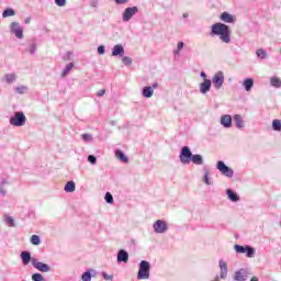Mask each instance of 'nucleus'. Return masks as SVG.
Here are the masks:
<instances>
[{
	"instance_id": "obj_1",
	"label": "nucleus",
	"mask_w": 281,
	"mask_h": 281,
	"mask_svg": "<svg viewBox=\"0 0 281 281\" xmlns=\"http://www.w3.org/2000/svg\"><path fill=\"white\" fill-rule=\"evenodd\" d=\"M211 36H218L222 43H232V30L225 23L217 22L211 26Z\"/></svg>"
},
{
	"instance_id": "obj_2",
	"label": "nucleus",
	"mask_w": 281,
	"mask_h": 281,
	"mask_svg": "<svg viewBox=\"0 0 281 281\" xmlns=\"http://www.w3.org/2000/svg\"><path fill=\"white\" fill-rule=\"evenodd\" d=\"M180 162L183 164V166H188L190 161L194 164L195 166H203V156L200 154H192V150H190V147L183 146L180 150L179 155Z\"/></svg>"
},
{
	"instance_id": "obj_3",
	"label": "nucleus",
	"mask_w": 281,
	"mask_h": 281,
	"mask_svg": "<svg viewBox=\"0 0 281 281\" xmlns=\"http://www.w3.org/2000/svg\"><path fill=\"white\" fill-rule=\"evenodd\" d=\"M150 278V262L142 260L137 273V280H148Z\"/></svg>"
},
{
	"instance_id": "obj_4",
	"label": "nucleus",
	"mask_w": 281,
	"mask_h": 281,
	"mask_svg": "<svg viewBox=\"0 0 281 281\" xmlns=\"http://www.w3.org/2000/svg\"><path fill=\"white\" fill-rule=\"evenodd\" d=\"M27 119L23 112H15L13 116L10 117L11 126H25Z\"/></svg>"
},
{
	"instance_id": "obj_5",
	"label": "nucleus",
	"mask_w": 281,
	"mask_h": 281,
	"mask_svg": "<svg viewBox=\"0 0 281 281\" xmlns=\"http://www.w3.org/2000/svg\"><path fill=\"white\" fill-rule=\"evenodd\" d=\"M139 13V8L137 7H127L124 12L122 13V21L123 23H128L131 19L135 16V14Z\"/></svg>"
},
{
	"instance_id": "obj_6",
	"label": "nucleus",
	"mask_w": 281,
	"mask_h": 281,
	"mask_svg": "<svg viewBox=\"0 0 281 281\" xmlns=\"http://www.w3.org/2000/svg\"><path fill=\"white\" fill-rule=\"evenodd\" d=\"M216 168L224 177L232 179L234 177V169L229 168L223 160H218L216 164Z\"/></svg>"
},
{
	"instance_id": "obj_7",
	"label": "nucleus",
	"mask_w": 281,
	"mask_h": 281,
	"mask_svg": "<svg viewBox=\"0 0 281 281\" xmlns=\"http://www.w3.org/2000/svg\"><path fill=\"white\" fill-rule=\"evenodd\" d=\"M212 82H213L214 89L218 91L223 87V83L225 82V75L223 74V71H217L213 76L211 83Z\"/></svg>"
},
{
	"instance_id": "obj_8",
	"label": "nucleus",
	"mask_w": 281,
	"mask_h": 281,
	"mask_svg": "<svg viewBox=\"0 0 281 281\" xmlns=\"http://www.w3.org/2000/svg\"><path fill=\"white\" fill-rule=\"evenodd\" d=\"M251 276V272L247 268H241L235 271L233 276V280L235 281H247V279Z\"/></svg>"
},
{
	"instance_id": "obj_9",
	"label": "nucleus",
	"mask_w": 281,
	"mask_h": 281,
	"mask_svg": "<svg viewBox=\"0 0 281 281\" xmlns=\"http://www.w3.org/2000/svg\"><path fill=\"white\" fill-rule=\"evenodd\" d=\"M153 228L156 234H166L168 232V223L164 220H158L153 224Z\"/></svg>"
},
{
	"instance_id": "obj_10",
	"label": "nucleus",
	"mask_w": 281,
	"mask_h": 281,
	"mask_svg": "<svg viewBox=\"0 0 281 281\" xmlns=\"http://www.w3.org/2000/svg\"><path fill=\"white\" fill-rule=\"evenodd\" d=\"M9 27H10L11 34L15 35V38H19V40L23 38V26H21L19 22H12Z\"/></svg>"
},
{
	"instance_id": "obj_11",
	"label": "nucleus",
	"mask_w": 281,
	"mask_h": 281,
	"mask_svg": "<svg viewBox=\"0 0 281 281\" xmlns=\"http://www.w3.org/2000/svg\"><path fill=\"white\" fill-rule=\"evenodd\" d=\"M32 265L34 269H37V271H41L42 273H49V271H52L49 265L43 263L36 259H32Z\"/></svg>"
},
{
	"instance_id": "obj_12",
	"label": "nucleus",
	"mask_w": 281,
	"mask_h": 281,
	"mask_svg": "<svg viewBox=\"0 0 281 281\" xmlns=\"http://www.w3.org/2000/svg\"><path fill=\"white\" fill-rule=\"evenodd\" d=\"M218 267H220V280H227V273H228V269H227V262H225V260L220 259L218 261Z\"/></svg>"
},
{
	"instance_id": "obj_13",
	"label": "nucleus",
	"mask_w": 281,
	"mask_h": 281,
	"mask_svg": "<svg viewBox=\"0 0 281 281\" xmlns=\"http://www.w3.org/2000/svg\"><path fill=\"white\" fill-rule=\"evenodd\" d=\"M212 89V81L210 79H204L203 82L200 83V93L205 95V93H210Z\"/></svg>"
},
{
	"instance_id": "obj_14",
	"label": "nucleus",
	"mask_w": 281,
	"mask_h": 281,
	"mask_svg": "<svg viewBox=\"0 0 281 281\" xmlns=\"http://www.w3.org/2000/svg\"><path fill=\"white\" fill-rule=\"evenodd\" d=\"M221 124L224 128H232V115L224 114L221 116Z\"/></svg>"
},
{
	"instance_id": "obj_15",
	"label": "nucleus",
	"mask_w": 281,
	"mask_h": 281,
	"mask_svg": "<svg viewBox=\"0 0 281 281\" xmlns=\"http://www.w3.org/2000/svg\"><path fill=\"white\" fill-rule=\"evenodd\" d=\"M117 262H128V252L124 249H120L116 257Z\"/></svg>"
},
{
	"instance_id": "obj_16",
	"label": "nucleus",
	"mask_w": 281,
	"mask_h": 281,
	"mask_svg": "<svg viewBox=\"0 0 281 281\" xmlns=\"http://www.w3.org/2000/svg\"><path fill=\"white\" fill-rule=\"evenodd\" d=\"M226 194H227L229 201H232L233 203L240 201V196H238V193H236V191H234L232 189H227Z\"/></svg>"
},
{
	"instance_id": "obj_17",
	"label": "nucleus",
	"mask_w": 281,
	"mask_h": 281,
	"mask_svg": "<svg viewBox=\"0 0 281 281\" xmlns=\"http://www.w3.org/2000/svg\"><path fill=\"white\" fill-rule=\"evenodd\" d=\"M221 21H223L224 23H234V21H236V18H234V15L229 14L228 12H223L220 15Z\"/></svg>"
},
{
	"instance_id": "obj_18",
	"label": "nucleus",
	"mask_w": 281,
	"mask_h": 281,
	"mask_svg": "<svg viewBox=\"0 0 281 281\" xmlns=\"http://www.w3.org/2000/svg\"><path fill=\"white\" fill-rule=\"evenodd\" d=\"M234 123L236 125V128H245V121L240 116V114H235L233 116Z\"/></svg>"
},
{
	"instance_id": "obj_19",
	"label": "nucleus",
	"mask_w": 281,
	"mask_h": 281,
	"mask_svg": "<svg viewBox=\"0 0 281 281\" xmlns=\"http://www.w3.org/2000/svg\"><path fill=\"white\" fill-rule=\"evenodd\" d=\"M112 56H124V46L116 44L112 49Z\"/></svg>"
},
{
	"instance_id": "obj_20",
	"label": "nucleus",
	"mask_w": 281,
	"mask_h": 281,
	"mask_svg": "<svg viewBox=\"0 0 281 281\" xmlns=\"http://www.w3.org/2000/svg\"><path fill=\"white\" fill-rule=\"evenodd\" d=\"M241 85H243L245 91H251V89H254V78L244 79Z\"/></svg>"
},
{
	"instance_id": "obj_21",
	"label": "nucleus",
	"mask_w": 281,
	"mask_h": 281,
	"mask_svg": "<svg viewBox=\"0 0 281 281\" xmlns=\"http://www.w3.org/2000/svg\"><path fill=\"white\" fill-rule=\"evenodd\" d=\"M22 262L24 266L30 265V261H32V254L30 251H22L21 252Z\"/></svg>"
},
{
	"instance_id": "obj_22",
	"label": "nucleus",
	"mask_w": 281,
	"mask_h": 281,
	"mask_svg": "<svg viewBox=\"0 0 281 281\" xmlns=\"http://www.w3.org/2000/svg\"><path fill=\"white\" fill-rule=\"evenodd\" d=\"M115 157L119 158V160L122 161L123 164H128V157H126L124 151L116 149Z\"/></svg>"
},
{
	"instance_id": "obj_23",
	"label": "nucleus",
	"mask_w": 281,
	"mask_h": 281,
	"mask_svg": "<svg viewBox=\"0 0 281 281\" xmlns=\"http://www.w3.org/2000/svg\"><path fill=\"white\" fill-rule=\"evenodd\" d=\"M154 93H155V90H153L150 86L144 87L142 90L143 98H150L151 95H154Z\"/></svg>"
},
{
	"instance_id": "obj_24",
	"label": "nucleus",
	"mask_w": 281,
	"mask_h": 281,
	"mask_svg": "<svg viewBox=\"0 0 281 281\" xmlns=\"http://www.w3.org/2000/svg\"><path fill=\"white\" fill-rule=\"evenodd\" d=\"M75 65L74 63H69L61 72V78H66L71 72V69H74Z\"/></svg>"
},
{
	"instance_id": "obj_25",
	"label": "nucleus",
	"mask_w": 281,
	"mask_h": 281,
	"mask_svg": "<svg viewBox=\"0 0 281 281\" xmlns=\"http://www.w3.org/2000/svg\"><path fill=\"white\" fill-rule=\"evenodd\" d=\"M65 192H76V182L68 181L64 188Z\"/></svg>"
},
{
	"instance_id": "obj_26",
	"label": "nucleus",
	"mask_w": 281,
	"mask_h": 281,
	"mask_svg": "<svg viewBox=\"0 0 281 281\" xmlns=\"http://www.w3.org/2000/svg\"><path fill=\"white\" fill-rule=\"evenodd\" d=\"M271 87H274V89H280L281 87V80L279 77H271L270 79Z\"/></svg>"
},
{
	"instance_id": "obj_27",
	"label": "nucleus",
	"mask_w": 281,
	"mask_h": 281,
	"mask_svg": "<svg viewBox=\"0 0 281 281\" xmlns=\"http://www.w3.org/2000/svg\"><path fill=\"white\" fill-rule=\"evenodd\" d=\"M91 273H95V270L89 269L86 272H83L81 276V280L82 281H91Z\"/></svg>"
},
{
	"instance_id": "obj_28",
	"label": "nucleus",
	"mask_w": 281,
	"mask_h": 281,
	"mask_svg": "<svg viewBox=\"0 0 281 281\" xmlns=\"http://www.w3.org/2000/svg\"><path fill=\"white\" fill-rule=\"evenodd\" d=\"M4 80H5L7 85H12V82L16 81V75L7 74V75H4Z\"/></svg>"
},
{
	"instance_id": "obj_29",
	"label": "nucleus",
	"mask_w": 281,
	"mask_h": 281,
	"mask_svg": "<svg viewBox=\"0 0 281 281\" xmlns=\"http://www.w3.org/2000/svg\"><path fill=\"white\" fill-rule=\"evenodd\" d=\"M14 14H16V12L12 8H8L2 12L3 19H8V16H14Z\"/></svg>"
},
{
	"instance_id": "obj_30",
	"label": "nucleus",
	"mask_w": 281,
	"mask_h": 281,
	"mask_svg": "<svg viewBox=\"0 0 281 281\" xmlns=\"http://www.w3.org/2000/svg\"><path fill=\"white\" fill-rule=\"evenodd\" d=\"M247 258H254V255L256 254V249L251 246L246 245V251H245Z\"/></svg>"
},
{
	"instance_id": "obj_31",
	"label": "nucleus",
	"mask_w": 281,
	"mask_h": 281,
	"mask_svg": "<svg viewBox=\"0 0 281 281\" xmlns=\"http://www.w3.org/2000/svg\"><path fill=\"white\" fill-rule=\"evenodd\" d=\"M203 181L206 186H212V179H210V170H204V178Z\"/></svg>"
},
{
	"instance_id": "obj_32",
	"label": "nucleus",
	"mask_w": 281,
	"mask_h": 281,
	"mask_svg": "<svg viewBox=\"0 0 281 281\" xmlns=\"http://www.w3.org/2000/svg\"><path fill=\"white\" fill-rule=\"evenodd\" d=\"M4 222L8 225V227H15L13 217L4 215Z\"/></svg>"
},
{
	"instance_id": "obj_33",
	"label": "nucleus",
	"mask_w": 281,
	"mask_h": 281,
	"mask_svg": "<svg viewBox=\"0 0 281 281\" xmlns=\"http://www.w3.org/2000/svg\"><path fill=\"white\" fill-rule=\"evenodd\" d=\"M257 57L260 58L261 60H265V58H267V50L259 48L256 52Z\"/></svg>"
},
{
	"instance_id": "obj_34",
	"label": "nucleus",
	"mask_w": 281,
	"mask_h": 281,
	"mask_svg": "<svg viewBox=\"0 0 281 281\" xmlns=\"http://www.w3.org/2000/svg\"><path fill=\"white\" fill-rule=\"evenodd\" d=\"M31 278L33 281H47V279L41 273H33Z\"/></svg>"
},
{
	"instance_id": "obj_35",
	"label": "nucleus",
	"mask_w": 281,
	"mask_h": 281,
	"mask_svg": "<svg viewBox=\"0 0 281 281\" xmlns=\"http://www.w3.org/2000/svg\"><path fill=\"white\" fill-rule=\"evenodd\" d=\"M184 45L186 44L183 42H179L177 45V49L173 50V55L179 56V54H181V49H183Z\"/></svg>"
},
{
	"instance_id": "obj_36",
	"label": "nucleus",
	"mask_w": 281,
	"mask_h": 281,
	"mask_svg": "<svg viewBox=\"0 0 281 281\" xmlns=\"http://www.w3.org/2000/svg\"><path fill=\"white\" fill-rule=\"evenodd\" d=\"M272 128L273 131H281V121L280 120H273L272 121Z\"/></svg>"
},
{
	"instance_id": "obj_37",
	"label": "nucleus",
	"mask_w": 281,
	"mask_h": 281,
	"mask_svg": "<svg viewBox=\"0 0 281 281\" xmlns=\"http://www.w3.org/2000/svg\"><path fill=\"white\" fill-rule=\"evenodd\" d=\"M31 244L32 245H41V237L38 235H32L31 236Z\"/></svg>"
},
{
	"instance_id": "obj_38",
	"label": "nucleus",
	"mask_w": 281,
	"mask_h": 281,
	"mask_svg": "<svg viewBox=\"0 0 281 281\" xmlns=\"http://www.w3.org/2000/svg\"><path fill=\"white\" fill-rule=\"evenodd\" d=\"M234 249L237 254H245L247 246L235 245Z\"/></svg>"
},
{
	"instance_id": "obj_39",
	"label": "nucleus",
	"mask_w": 281,
	"mask_h": 281,
	"mask_svg": "<svg viewBox=\"0 0 281 281\" xmlns=\"http://www.w3.org/2000/svg\"><path fill=\"white\" fill-rule=\"evenodd\" d=\"M81 139H83L86 143L93 142V135L91 134H82Z\"/></svg>"
},
{
	"instance_id": "obj_40",
	"label": "nucleus",
	"mask_w": 281,
	"mask_h": 281,
	"mask_svg": "<svg viewBox=\"0 0 281 281\" xmlns=\"http://www.w3.org/2000/svg\"><path fill=\"white\" fill-rule=\"evenodd\" d=\"M88 161L89 164H91L92 166H95L98 164V158L94 155H89L88 156Z\"/></svg>"
},
{
	"instance_id": "obj_41",
	"label": "nucleus",
	"mask_w": 281,
	"mask_h": 281,
	"mask_svg": "<svg viewBox=\"0 0 281 281\" xmlns=\"http://www.w3.org/2000/svg\"><path fill=\"white\" fill-rule=\"evenodd\" d=\"M15 91H16L18 93H20V94H23V93H25V92L27 91V87H25V86H19V87L15 88Z\"/></svg>"
},
{
	"instance_id": "obj_42",
	"label": "nucleus",
	"mask_w": 281,
	"mask_h": 281,
	"mask_svg": "<svg viewBox=\"0 0 281 281\" xmlns=\"http://www.w3.org/2000/svg\"><path fill=\"white\" fill-rule=\"evenodd\" d=\"M104 199L106 203L113 204V194L111 192H106Z\"/></svg>"
},
{
	"instance_id": "obj_43",
	"label": "nucleus",
	"mask_w": 281,
	"mask_h": 281,
	"mask_svg": "<svg viewBox=\"0 0 281 281\" xmlns=\"http://www.w3.org/2000/svg\"><path fill=\"white\" fill-rule=\"evenodd\" d=\"M55 3L58 8H65V5H67V0H55Z\"/></svg>"
},
{
	"instance_id": "obj_44",
	"label": "nucleus",
	"mask_w": 281,
	"mask_h": 281,
	"mask_svg": "<svg viewBox=\"0 0 281 281\" xmlns=\"http://www.w3.org/2000/svg\"><path fill=\"white\" fill-rule=\"evenodd\" d=\"M122 63L124 64V65H133V59H131V57H123L122 58Z\"/></svg>"
},
{
	"instance_id": "obj_45",
	"label": "nucleus",
	"mask_w": 281,
	"mask_h": 281,
	"mask_svg": "<svg viewBox=\"0 0 281 281\" xmlns=\"http://www.w3.org/2000/svg\"><path fill=\"white\" fill-rule=\"evenodd\" d=\"M29 54L34 56L36 54V44H32L29 49Z\"/></svg>"
},
{
	"instance_id": "obj_46",
	"label": "nucleus",
	"mask_w": 281,
	"mask_h": 281,
	"mask_svg": "<svg viewBox=\"0 0 281 281\" xmlns=\"http://www.w3.org/2000/svg\"><path fill=\"white\" fill-rule=\"evenodd\" d=\"M103 280H113V274H109L106 272L102 273Z\"/></svg>"
},
{
	"instance_id": "obj_47",
	"label": "nucleus",
	"mask_w": 281,
	"mask_h": 281,
	"mask_svg": "<svg viewBox=\"0 0 281 281\" xmlns=\"http://www.w3.org/2000/svg\"><path fill=\"white\" fill-rule=\"evenodd\" d=\"M116 5H124V3H128V0H114Z\"/></svg>"
},
{
	"instance_id": "obj_48",
	"label": "nucleus",
	"mask_w": 281,
	"mask_h": 281,
	"mask_svg": "<svg viewBox=\"0 0 281 281\" xmlns=\"http://www.w3.org/2000/svg\"><path fill=\"white\" fill-rule=\"evenodd\" d=\"M104 52H105L104 45H101L98 47V54H100L102 56L104 54Z\"/></svg>"
},
{
	"instance_id": "obj_49",
	"label": "nucleus",
	"mask_w": 281,
	"mask_h": 281,
	"mask_svg": "<svg viewBox=\"0 0 281 281\" xmlns=\"http://www.w3.org/2000/svg\"><path fill=\"white\" fill-rule=\"evenodd\" d=\"M104 93H106V90L102 89L97 92V95H98V98H102V95H104Z\"/></svg>"
},
{
	"instance_id": "obj_50",
	"label": "nucleus",
	"mask_w": 281,
	"mask_h": 281,
	"mask_svg": "<svg viewBox=\"0 0 281 281\" xmlns=\"http://www.w3.org/2000/svg\"><path fill=\"white\" fill-rule=\"evenodd\" d=\"M0 194H1L2 196H5V194H8V192L5 191V189L1 188V189H0Z\"/></svg>"
},
{
	"instance_id": "obj_51",
	"label": "nucleus",
	"mask_w": 281,
	"mask_h": 281,
	"mask_svg": "<svg viewBox=\"0 0 281 281\" xmlns=\"http://www.w3.org/2000/svg\"><path fill=\"white\" fill-rule=\"evenodd\" d=\"M201 78H204V80H207V75L205 74V71H202L200 74Z\"/></svg>"
},
{
	"instance_id": "obj_52",
	"label": "nucleus",
	"mask_w": 281,
	"mask_h": 281,
	"mask_svg": "<svg viewBox=\"0 0 281 281\" xmlns=\"http://www.w3.org/2000/svg\"><path fill=\"white\" fill-rule=\"evenodd\" d=\"M157 87H159V83H158V82H154V83L151 85L153 91H155V89H157Z\"/></svg>"
},
{
	"instance_id": "obj_53",
	"label": "nucleus",
	"mask_w": 281,
	"mask_h": 281,
	"mask_svg": "<svg viewBox=\"0 0 281 281\" xmlns=\"http://www.w3.org/2000/svg\"><path fill=\"white\" fill-rule=\"evenodd\" d=\"M31 21H32V20H31L30 18H26V19L24 20L25 25H30Z\"/></svg>"
},
{
	"instance_id": "obj_54",
	"label": "nucleus",
	"mask_w": 281,
	"mask_h": 281,
	"mask_svg": "<svg viewBox=\"0 0 281 281\" xmlns=\"http://www.w3.org/2000/svg\"><path fill=\"white\" fill-rule=\"evenodd\" d=\"M250 281H258V278H257V277H252V278L250 279Z\"/></svg>"
},
{
	"instance_id": "obj_55",
	"label": "nucleus",
	"mask_w": 281,
	"mask_h": 281,
	"mask_svg": "<svg viewBox=\"0 0 281 281\" xmlns=\"http://www.w3.org/2000/svg\"><path fill=\"white\" fill-rule=\"evenodd\" d=\"M183 19H188L189 14L188 13H183Z\"/></svg>"
},
{
	"instance_id": "obj_56",
	"label": "nucleus",
	"mask_w": 281,
	"mask_h": 281,
	"mask_svg": "<svg viewBox=\"0 0 281 281\" xmlns=\"http://www.w3.org/2000/svg\"><path fill=\"white\" fill-rule=\"evenodd\" d=\"M68 56H71V53H67Z\"/></svg>"
}]
</instances>
